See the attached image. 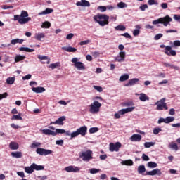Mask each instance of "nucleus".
Returning a JSON list of instances; mask_svg holds the SVG:
<instances>
[{
  "instance_id": "nucleus-37",
  "label": "nucleus",
  "mask_w": 180,
  "mask_h": 180,
  "mask_svg": "<svg viewBox=\"0 0 180 180\" xmlns=\"http://www.w3.org/2000/svg\"><path fill=\"white\" fill-rule=\"evenodd\" d=\"M148 168H157L158 165L155 162H148Z\"/></svg>"
},
{
  "instance_id": "nucleus-2",
  "label": "nucleus",
  "mask_w": 180,
  "mask_h": 180,
  "mask_svg": "<svg viewBox=\"0 0 180 180\" xmlns=\"http://www.w3.org/2000/svg\"><path fill=\"white\" fill-rule=\"evenodd\" d=\"M172 21V18L169 17V15H167L163 18H159L158 19L153 20V25H160V23H161L165 27L168 26V25L169 26H171L170 22Z\"/></svg>"
},
{
  "instance_id": "nucleus-4",
  "label": "nucleus",
  "mask_w": 180,
  "mask_h": 180,
  "mask_svg": "<svg viewBox=\"0 0 180 180\" xmlns=\"http://www.w3.org/2000/svg\"><path fill=\"white\" fill-rule=\"evenodd\" d=\"M101 106H102V104L101 103H99L98 101H94L93 103L90 105V113H98V112H99V109H101Z\"/></svg>"
},
{
  "instance_id": "nucleus-57",
  "label": "nucleus",
  "mask_w": 180,
  "mask_h": 180,
  "mask_svg": "<svg viewBox=\"0 0 180 180\" xmlns=\"http://www.w3.org/2000/svg\"><path fill=\"white\" fill-rule=\"evenodd\" d=\"M70 136H71V139H74L75 137H77V136H79V134H78L77 131H76L71 133Z\"/></svg>"
},
{
  "instance_id": "nucleus-9",
  "label": "nucleus",
  "mask_w": 180,
  "mask_h": 180,
  "mask_svg": "<svg viewBox=\"0 0 180 180\" xmlns=\"http://www.w3.org/2000/svg\"><path fill=\"white\" fill-rule=\"evenodd\" d=\"M36 153L37 154H39V155H50V154L53 153V150L44 149L43 148H37Z\"/></svg>"
},
{
  "instance_id": "nucleus-28",
  "label": "nucleus",
  "mask_w": 180,
  "mask_h": 180,
  "mask_svg": "<svg viewBox=\"0 0 180 180\" xmlns=\"http://www.w3.org/2000/svg\"><path fill=\"white\" fill-rule=\"evenodd\" d=\"M44 37H46V35L43 32L35 34L34 36V39L39 41H40L41 39H44Z\"/></svg>"
},
{
  "instance_id": "nucleus-31",
  "label": "nucleus",
  "mask_w": 180,
  "mask_h": 180,
  "mask_svg": "<svg viewBox=\"0 0 180 180\" xmlns=\"http://www.w3.org/2000/svg\"><path fill=\"white\" fill-rule=\"evenodd\" d=\"M121 164L122 165H127V166L131 167L134 162H133V160H123L122 162H121Z\"/></svg>"
},
{
  "instance_id": "nucleus-60",
  "label": "nucleus",
  "mask_w": 180,
  "mask_h": 180,
  "mask_svg": "<svg viewBox=\"0 0 180 180\" xmlns=\"http://www.w3.org/2000/svg\"><path fill=\"white\" fill-rule=\"evenodd\" d=\"M164 35L162 34H157L155 37L154 39L155 40H160V39H161V37H162Z\"/></svg>"
},
{
  "instance_id": "nucleus-50",
  "label": "nucleus",
  "mask_w": 180,
  "mask_h": 180,
  "mask_svg": "<svg viewBox=\"0 0 180 180\" xmlns=\"http://www.w3.org/2000/svg\"><path fill=\"white\" fill-rule=\"evenodd\" d=\"M91 40L87 39L86 41H82L79 42V46H86V44H89Z\"/></svg>"
},
{
  "instance_id": "nucleus-54",
  "label": "nucleus",
  "mask_w": 180,
  "mask_h": 180,
  "mask_svg": "<svg viewBox=\"0 0 180 180\" xmlns=\"http://www.w3.org/2000/svg\"><path fill=\"white\" fill-rule=\"evenodd\" d=\"M6 98H8V94L6 92L0 94V101H2V99H5Z\"/></svg>"
},
{
  "instance_id": "nucleus-49",
  "label": "nucleus",
  "mask_w": 180,
  "mask_h": 180,
  "mask_svg": "<svg viewBox=\"0 0 180 180\" xmlns=\"http://www.w3.org/2000/svg\"><path fill=\"white\" fill-rule=\"evenodd\" d=\"M55 133H56V135L57 134H64V133H65V130L61 129H56Z\"/></svg>"
},
{
  "instance_id": "nucleus-3",
  "label": "nucleus",
  "mask_w": 180,
  "mask_h": 180,
  "mask_svg": "<svg viewBox=\"0 0 180 180\" xmlns=\"http://www.w3.org/2000/svg\"><path fill=\"white\" fill-rule=\"evenodd\" d=\"M167 98H163L155 103L157 105L156 110H168V105H167V103L165 101Z\"/></svg>"
},
{
  "instance_id": "nucleus-62",
  "label": "nucleus",
  "mask_w": 180,
  "mask_h": 180,
  "mask_svg": "<svg viewBox=\"0 0 180 180\" xmlns=\"http://www.w3.org/2000/svg\"><path fill=\"white\" fill-rule=\"evenodd\" d=\"M115 61H117L118 63H122V61H124V59H123V58L117 56L116 58H115Z\"/></svg>"
},
{
  "instance_id": "nucleus-30",
  "label": "nucleus",
  "mask_w": 180,
  "mask_h": 180,
  "mask_svg": "<svg viewBox=\"0 0 180 180\" xmlns=\"http://www.w3.org/2000/svg\"><path fill=\"white\" fill-rule=\"evenodd\" d=\"M26 58V56H21V55H17L15 57V63H19V61H23Z\"/></svg>"
},
{
  "instance_id": "nucleus-51",
  "label": "nucleus",
  "mask_w": 180,
  "mask_h": 180,
  "mask_svg": "<svg viewBox=\"0 0 180 180\" xmlns=\"http://www.w3.org/2000/svg\"><path fill=\"white\" fill-rule=\"evenodd\" d=\"M160 131H162V129L161 128H154L153 129V134H158Z\"/></svg>"
},
{
  "instance_id": "nucleus-63",
  "label": "nucleus",
  "mask_w": 180,
  "mask_h": 180,
  "mask_svg": "<svg viewBox=\"0 0 180 180\" xmlns=\"http://www.w3.org/2000/svg\"><path fill=\"white\" fill-rule=\"evenodd\" d=\"M173 18L174 19V20H176L177 22H180V15H174Z\"/></svg>"
},
{
  "instance_id": "nucleus-45",
  "label": "nucleus",
  "mask_w": 180,
  "mask_h": 180,
  "mask_svg": "<svg viewBox=\"0 0 180 180\" xmlns=\"http://www.w3.org/2000/svg\"><path fill=\"white\" fill-rule=\"evenodd\" d=\"M41 146V143H40L39 142L34 141L31 144V148H36V147H40Z\"/></svg>"
},
{
  "instance_id": "nucleus-36",
  "label": "nucleus",
  "mask_w": 180,
  "mask_h": 180,
  "mask_svg": "<svg viewBox=\"0 0 180 180\" xmlns=\"http://www.w3.org/2000/svg\"><path fill=\"white\" fill-rule=\"evenodd\" d=\"M129 76L128 74H124V75H122L119 81H120V82H124V81H127V79H129Z\"/></svg>"
},
{
  "instance_id": "nucleus-25",
  "label": "nucleus",
  "mask_w": 180,
  "mask_h": 180,
  "mask_svg": "<svg viewBox=\"0 0 180 180\" xmlns=\"http://www.w3.org/2000/svg\"><path fill=\"white\" fill-rule=\"evenodd\" d=\"M32 168L35 171H43L44 169V166L43 165H37L36 163H32Z\"/></svg>"
},
{
  "instance_id": "nucleus-8",
  "label": "nucleus",
  "mask_w": 180,
  "mask_h": 180,
  "mask_svg": "<svg viewBox=\"0 0 180 180\" xmlns=\"http://www.w3.org/2000/svg\"><path fill=\"white\" fill-rule=\"evenodd\" d=\"M122 148V143L120 142H116L115 143H110L109 150L111 153L115 151L117 153L119 150Z\"/></svg>"
},
{
  "instance_id": "nucleus-33",
  "label": "nucleus",
  "mask_w": 180,
  "mask_h": 180,
  "mask_svg": "<svg viewBox=\"0 0 180 180\" xmlns=\"http://www.w3.org/2000/svg\"><path fill=\"white\" fill-rule=\"evenodd\" d=\"M11 120H23V118L22 117V113L20 112L17 115H13L11 117Z\"/></svg>"
},
{
  "instance_id": "nucleus-12",
  "label": "nucleus",
  "mask_w": 180,
  "mask_h": 180,
  "mask_svg": "<svg viewBox=\"0 0 180 180\" xmlns=\"http://www.w3.org/2000/svg\"><path fill=\"white\" fill-rule=\"evenodd\" d=\"M66 172H79V167L75 166H69L65 168Z\"/></svg>"
},
{
  "instance_id": "nucleus-13",
  "label": "nucleus",
  "mask_w": 180,
  "mask_h": 180,
  "mask_svg": "<svg viewBox=\"0 0 180 180\" xmlns=\"http://www.w3.org/2000/svg\"><path fill=\"white\" fill-rule=\"evenodd\" d=\"M64 120H65V116H62L59 117L56 121L51 122L50 124H58L59 126H63V124H64Z\"/></svg>"
},
{
  "instance_id": "nucleus-46",
  "label": "nucleus",
  "mask_w": 180,
  "mask_h": 180,
  "mask_svg": "<svg viewBox=\"0 0 180 180\" xmlns=\"http://www.w3.org/2000/svg\"><path fill=\"white\" fill-rule=\"evenodd\" d=\"M99 129L98 127H91L89 129L90 134H94V133L98 132Z\"/></svg>"
},
{
  "instance_id": "nucleus-22",
  "label": "nucleus",
  "mask_w": 180,
  "mask_h": 180,
  "mask_svg": "<svg viewBox=\"0 0 180 180\" xmlns=\"http://www.w3.org/2000/svg\"><path fill=\"white\" fill-rule=\"evenodd\" d=\"M43 134H46V136H56V133L55 131H51V129H43Z\"/></svg>"
},
{
  "instance_id": "nucleus-41",
  "label": "nucleus",
  "mask_w": 180,
  "mask_h": 180,
  "mask_svg": "<svg viewBox=\"0 0 180 180\" xmlns=\"http://www.w3.org/2000/svg\"><path fill=\"white\" fill-rule=\"evenodd\" d=\"M13 82H15V77H8L6 79V83L8 85H12L13 84Z\"/></svg>"
},
{
  "instance_id": "nucleus-56",
  "label": "nucleus",
  "mask_w": 180,
  "mask_h": 180,
  "mask_svg": "<svg viewBox=\"0 0 180 180\" xmlns=\"http://www.w3.org/2000/svg\"><path fill=\"white\" fill-rule=\"evenodd\" d=\"M93 87L94 88V89H96V91H98V92H102V91H103L101 86H93Z\"/></svg>"
},
{
  "instance_id": "nucleus-47",
  "label": "nucleus",
  "mask_w": 180,
  "mask_h": 180,
  "mask_svg": "<svg viewBox=\"0 0 180 180\" xmlns=\"http://www.w3.org/2000/svg\"><path fill=\"white\" fill-rule=\"evenodd\" d=\"M169 148H172L173 150H175V151H178V145L175 143H172L169 145Z\"/></svg>"
},
{
  "instance_id": "nucleus-58",
  "label": "nucleus",
  "mask_w": 180,
  "mask_h": 180,
  "mask_svg": "<svg viewBox=\"0 0 180 180\" xmlns=\"http://www.w3.org/2000/svg\"><path fill=\"white\" fill-rule=\"evenodd\" d=\"M142 159L143 161H150V158L144 153L142 155Z\"/></svg>"
},
{
  "instance_id": "nucleus-39",
  "label": "nucleus",
  "mask_w": 180,
  "mask_h": 180,
  "mask_svg": "<svg viewBox=\"0 0 180 180\" xmlns=\"http://www.w3.org/2000/svg\"><path fill=\"white\" fill-rule=\"evenodd\" d=\"M155 145V142H145L144 147L145 148H150V147H153V146Z\"/></svg>"
},
{
  "instance_id": "nucleus-27",
  "label": "nucleus",
  "mask_w": 180,
  "mask_h": 180,
  "mask_svg": "<svg viewBox=\"0 0 180 180\" xmlns=\"http://www.w3.org/2000/svg\"><path fill=\"white\" fill-rule=\"evenodd\" d=\"M9 148H11V150H18V148H19V144L16 142H11L9 144Z\"/></svg>"
},
{
  "instance_id": "nucleus-5",
  "label": "nucleus",
  "mask_w": 180,
  "mask_h": 180,
  "mask_svg": "<svg viewBox=\"0 0 180 180\" xmlns=\"http://www.w3.org/2000/svg\"><path fill=\"white\" fill-rule=\"evenodd\" d=\"M160 49H165V54H166V56H172L173 57H175V56H176V51H175L174 50H172V47H171L170 46H165L164 44H162L160 46Z\"/></svg>"
},
{
  "instance_id": "nucleus-32",
  "label": "nucleus",
  "mask_w": 180,
  "mask_h": 180,
  "mask_svg": "<svg viewBox=\"0 0 180 180\" xmlns=\"http://www.w3.org/2000/svg\"><path fill=\"white\" fill-rule=\"evenodd\" d=\"M138 172L143 175L144 172H146V166L144 165H141L140 166L138 167Z\"/></svg>"
},
{
  "instance_id": "nucleus-38",
  "label": "nucleus",
  "mask_w": 180,
  "mask_h": 180,
  "mask_svg": "<svg viewBox=\"0 0 180 180\" xmlns=\"http://www.w3.org/2000/svg\"><path fill=\"white\" fill-rule=\"evenodd\" d=\"M18 43H19V44H22V43H23V39H15L11 40V44L15 45Z\"/></svg>"
},
{
  "instance_id": "nucleus-53",
  "label": "nucleus",
  "mask_w": 180,
  "mask_h": 180,
  "mask_svg": "<svg viewBox=\"0 0 180 180\" xmlns=\"http://www.w3.org/2000/svg\"><path fill=\"white\" fill-rule=\"evenodd\" d=\"M148 5H158V2H157L155 0H148Z\"/></svg>"
},
{
  "instance_id": "nucleus-17",
  "label": "nucleus",
  "mask_w": 180,
  "mask_h": 180,
  "mask_svg": "<svg viewBox=\"0 0 180 180\" xmlns=\"http://www.w3.org/2000/svg\"><path fill=\"white\" fill-rule=\"evenodd\" d=\"M134 110V107H129L125 109H122L119 111L120 115H126V113H129V112H133Z\"/></svg>"
},
{
  "instance_id": "nucleus-21",
  "label": "nucleus",
  "mask_w": 180,
  "mask_h": 180,
  "mask_svg": "<svg viewBox=\"0 0 180 180\" xmlns=\"http://www.w3.org/2000/svg\"><path fill=\"white\" fill-rule=\"evenodd\" d=\"M32 91L33 92H35V94H42V92H45L46 91V89H44V87H32Z\"/></svg>"
},
{
  "instance_id": "nucleus-10",
  "label": "nucleus",
  "mask_w": 180,
  "mask_h": 180,
  "mask_svg": "<svg viewBox=\"0 0 180 180\" xmlns=\"http://www.w3.org/2000/svg\"><path fill=\"white\" fill-rule=\"evenodd\" d=\"M161 169H155L150 172H146L145 175H150V176H154V175H158V176H161Z\"/></svg>"
},
{
  "instance_id": "nucleus-61",
  "label": "nucleus",
  "mask_w": 180,
  "mask_h": 180,
  "mask_svg": "<svg viewBox=\"0 0 180 180\" xmlns=\"http://www.w3.org/2000/svg\"><path fill=\"white\" fill-rule=\"evenodd\" d=\"M2 9H13V6L3 5L1 6Z\"/></svg>"
},
{
  "instance_id": "nucleus-6",
  "label": "nucleus",
  "mask_w": 180,
  "mask_h": 180,
  "mask_svg": "<svg viewBox=\"0 0 180 180\" xmlns=\"http://www.w3.org/2000/svg\"><path fill=\"white\" fill-rule=\"evenodd\" d=\"M80 158H82L84 161H91L92 160V151L91 150H88L84 152H82L79 155Z\"/></svg>"
},
{
  "instance_id": "nucleus-23",
  "label": "nucleus",
  "mask_w": 180,
  "mask_h": 180,
  "mask_svg": "<svg viewBox=\"0 0 180 180\" xmlns=\"http://www.w3.org/2000/svg\"><path fill=\"white\" fill-rule=\"evenodd\" d=\"M61 49L62 50H64L65 51H68V53H75V51H77V49L72 46H68V47L63 46Z\"/></svg>"
},
{
  "instance_id": "nucleus-43",
  "label": "nucleus",
  "mask_w": 180,
  "mask_h": 180,
  "mask_svg": "<svg viewBox=\"0 0 180 180\" xmlns=\"http://www.w3.org/2000/svg\"><path fill=\"white\" fill-rule=\"evenodd\" d=\"M115 30H120L121 32H124V30H126V27L124 25H117L115 27Z\"/></svg>"
},
{
  "instance_id": "nucleus-52",
  "label": "nucleus",
  "mask_w": 180,
  "mask_h": 180,
  "mask_svg": "<svg viewBox=\"0 0 180 180\" xmlns=\"http://www.w3.org/2000/svg\"><path fill=\"white\" fill-rule=\"evenodd\" d=\"M100 171H101V169H99L93 168V169H90V174H98V172H99Z\"/></svg>"
},
{
  "instance_id": "nucleus-29",
  "label": "nucleus",
  "mask_w": 180,
  "mask_h": 180,
  "mask_svg": "<svg viewBox=\"0 0 180 180\" xmlns=\"http://www.w3.org/2000/svg\"><path fill=\"white\" fill-rule=\"evenodd\" d=\"M11 155L12 157H14V158H22V152H12L11 153Z\"/></svg>"
},
{
  "instance_id": "nucleus-16",
  "label": "nucleus",
  "mask_w": 180,
  "mask_h": 180,
  "mask_svg": "<svg viewBox=\"0 0 180 180\" xmlns=\"http://www.w3.org/2000/svg\"><path fill=\"white\" fill-rule=\"evenodd\" d=\"M140 79L137 78L131 79L129 80V82L124 84V86H133V85H136L137 82H139Z\"/></svg>"
},
{
  "instance_id": "nucleus-14",
  "label": "nucleus",
  "mask_w": 180,
  "mask_h": 180,
  "mask_svg": "<svg viewBox=\"0 0 180 180\" xmlns=\"http://www.w3.org/2000/svg\"><path fill=\"white\" fill-rule=\"evenodd\" d=\"M38 58L41 60L42 64H50V58L47 56H41V55H39Z\"/></svg>"
},
{
  "instance_id": "nucleus-1",
  "label": "nucleus",
  "mask_w": 180,
  "mask_h": 180,
  "mask_svg": "<svg viewBox=\"0 0 180 180\" xmlns=\"http://www.w3.org/2000/svg\"><path fill=\"white\" fill-rule=\"evenodd\" d=\"M95 22H97L100 26L109 25V15L105 14H98L94 17Z\"/></svg>"
},
{
  "instance_id": "nucleus-19",
  "label": "nucleus",
  "mask_w": 180,
  "mask_h": 180,
  "mask_svg": "<svg viewBox=\"0 0 180 180\" xmlns=\"http://www.w3.org/2000/svg\"><path fill=\"white\" fill-rule=\"evenodd\" d=\"M141 135L137 134H134L131 137L130 140L131 141H141Z\"/></svg>"
},
{
  "instance_id": "nucleus-44",
  "label": "nucleus",
  "mask_w": 180,
  "mask_h": 180,
  "mask_svg": "<svg viewBox=\"0 0 180 180\" xmlns=\"http://www.w3.org/2000/svg\"><path fill=\"white\" fill-rule=\"evenodd\" d=\"M20 18H28L29 17V13L27 11L23 10L21 11V14L20 15Z\"/></svg>"
},
{
  "instance_id": "nucleus-59",
  "label": "nucleus",
  "mask_w": 180,
  "mask_h": 180,
  "mask_svg": "<svg viewBox=\"0 0 180 180\" xmlns=\"http://www.w3.org/2000/svg\"><path fill=\"white\" fill-rule=\"evenodd\" d=\"M118 56L122 58L124 60V58H126V52L124 51L120 52Z\"/></svg>"
},
{
  "instance_id": "nucleus-26",
  "label": "nucleus",
  "mask_w": 180,
  "mask_h": 180,
  "mask_svg": "<svg viewBox=\"0 0 180 180\" xmlns=\"http://www.w3.org/2000/svg\"><path fill=\"white\" fill-rule=\"evenodd\" d=\"M163 65L166 68L169 67L170 68H172V70H176V71H178L179 70V67L171 65L170 63L166 62L163 63Z\"/></svg>"
},
{
  "instance_id": "nucleus-35",
  "label": "nucleus",
  "mask_w": 180,
  "mask_h": 180,
  "mask_svg": "<svg viewBox=\"0 0 180 180\" xmlns=\"http://www.w3.org/2000/svg\"><path fill=\"white\" fill-rule=\"evenodd\" d=\"M33 167H32V165H31L30 167H25V172L27 173V174H33Z\"/></svg>"
},
{
  "instance_id": "nucleus-48",
  "label": "nucleus",
  "mask_w": 180,
  "mask_h": 180,
  "mask_svg": "<svg viewBox=\"0 0 180 180\" xmlns=\"http://www.w3.org/2000/svg\"><path fill=\"white\" fill-rule=\"evenodd\" d=\"M60 65V63H51L49 65V68H51V70H54L55 68H57Z\"/></svg>"
},
{
  "instance_id": "nucleus-40",
  "label": "nucleus",
  "mask_w": 180,
  "mask_h": 180,
  "mask_svg": "<svg viewBox=\"0 0 180 180\" xmlns=\"http://www.w3.org/2000/svg\"><path fill=\"white\" fill-rule=\"evenodd\" d=\"M117 6L120 9H123V8H127V4L124 2H123V1H121V2L117 4Z\"/></svg>"
},
{
  "instance_id": "nucleus-55",
  "label": "nucleus",
  "mask_w": 180,
  "mask_h": 180,
  "mask_svg": "<svg viewBox=\"0 0 180 180\" xmlns=\"http://www.w3.org/2000/svg\"><path fill=\"white\" fill-rule=\"evenodd\" d=\"M98 9L101 11V12H106V6H100L98 7Z\"/></svg>"
},
{
  "instance_id": "nucleus-42",
  "label": "nucleus",
  "mask_w": 180,
  "mask_h": 180,
  "mask_svg": "<svg viewBox=\"0 0 180 180\" xmlns=\"http://www.w3.org/2000/svg\"><path fill=\"white\" fill-rule=\"evenodd\" d=\"M174 120H175L174 117H167L165 118V123L166 124L171 123V122H174Z\"/></svg>"
},
{
  "instance_id": "nucleus-34",
  "label": "nucleus",
  "mask_w": 180,
  "mask_h": 180,
  "mask_svg": "<svg viewBox=\"0 0 180 180\" xmlns=\"http://www.w3.org/2000/svg\"><path fill=\"white\" fill-rule=\"evenodd\" d=\"M41 27L43 29H50V27H51V23L49 21H45L42 23Z\"/></svg>"
},
{
  "instance_id": "nucleus-24",
  "label": "nucleus",
  "mask_w": 180,
  "mask_h": 180,
  "mask_svg": "<svg viewBox=\"0 0 180 180\" xmlns=\"http://www.w3.org/2000/svg\"><path fill=\"white\" fill-rule=\"evenodd\" d=\"M139 96V101L141 102H146V101H150V97L147 96V95L144 93H141Z\"/></svg>"
},
{
  "instance_id": "nucleus-11",
  "label": "nucleus",
  "mask_w": 180,
  "mask_h": 180,
  "mask_svg": "<svg viewBox=\"0 0 180 180\" xmlns=\"http://www.w3.org/2000/svg\"><path fill=\"white\" fill-rule=\"evenodd\" d=\"M77 131L79 134V135H81L82 137H85L88 131V127H86V126L81 127L80 128L77 129Z\"/></svg>"
},
{
  "instance_id": "nucleus-64",
  "label": "nucleus",
  "mask_w": 180,
  "mask_h": 180,
  "mask_svg": "<svg viewBox=\"0 0 180 180\" xmlns=\"http://www.w3.org/2000/svg\"><path fill=\"white\" fill-rule=\"evenodd\" d=\"M174 46L176 47H180V41L179 40H176L173 42Z\"/></svg>"
},
{
  "instance_id": "nucleus-20",
  "label": "nucleus",
  "mask_w": 180,
  "mask_h": 180,
  "mask_svg": "<svg viewBox=\"0 0 180 180\" xmlns=\"http://www.w3.org/2000/svg\"><path fill=\"white\" fill-rule=\"evenodd\" d=\"M53 12H54V10L53 8H47L44 11L39 13L38 15L39 16H41L43 15H50V13H53Z\"/></svg>"
},
{
  "instance_id": "nucleus-18",
  "label": "nucleus",
  "mask_w": 180,
  "mask_h": 180,
  "mask_svg": "<svg viewBox=\"0 0 180 180\" xmlns=\"http://www.w3.org/2000/svg\"><path fill=\"white\" fill-rule=\"evenodd\" d=\"M32 20V18L27 17V18H24V17H20L19 19V22L20 25H26L28 22H30Z\"/></svg>"
},
{
  "instance_id": "nucleus-7",
  "label": "nucleus",
  "mask_w": 180,
  "mask_h": 180,
  "mask_svg": "<svg viewBox=\"0 0 180 180\" xmlns=\"http://www.w3.org/2000/svg\"><path fill=\"white\" fill-rule=\"evenodd\" d=\"M71 61L74 63L75 68L77 70H85V65L82 62L78 61V58H73Z\"/></svg>"
},
{
  "instance_id": "nucleus-15",
  "label": "nucleus",
  "mask_w": 180,
  "mask_h": 180,
  "mask_svg": "<svg viewBox=\"0 0 180 180\" xmlns=\"http://www.w3.org/2000/svg\"><path fill=\"white\" fill-rule=\"evenodd\" d=\"M77 6H91V3L86 0H81V1H78L76 3Z\"/></svg>"
}]
</instances>
